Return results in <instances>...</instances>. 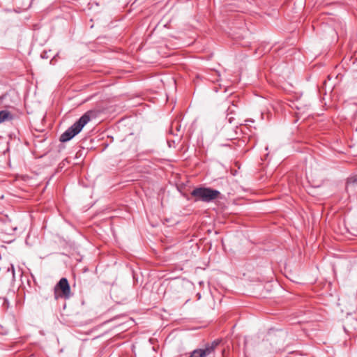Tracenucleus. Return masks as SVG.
I'll use <instances>...</instances> for the list:
<instances>
[{
	"label": "nucleus",
	"mask_w": 357,
	"mask_h": 357,
	"mask_svg": "<svg viewBox=\"0 0 357 357\" xmlns=\"http://www.w3.org/2000/svg\"><path fill=\"white\" fill-rule=\"evenodd\" d=\"M354 183H357V174L354 175L351 177H349L347 179V185H349V184H354Z\"/></svg>",
	"instance_id": "6"
},
{
	"label": "nucleus",
	"mask_w": 357,
	"mask_h": 357,
	"mask_svg": "<svg viewBox=\"0 0 357 357\" xmlns=\"http://www.w3.org/2000/svg\"><path fill=\"white\" fill-rule=\"evenodd\" d=\"M54 298L68 299L70 297V287L68 280L62 278L54 288Z\"/></svg>",
	"instance_id": "3"
},
{
	"label": "nucleus",
	"mask_w": 357,
	"mask_h": 357,
	"mask_svg": "<svg viewBox=\"0 0 357 357\" xmlns=\"http://www.w3.org/2000/svg\"><path fill=\"white\" fill-rule=\"evenodd\" d=\"M10 268L12 270V273H13V275L14 276L15 275V270H14V267L13 265H10Z\"/></svg>",
	"instance_id": "7"
},
{
	"label": "nucleus",
	"mask_w": 357,
	"mask_h": 357,
	"mask_svg": "<svg viewBox=\"0 0 357 357\" xmlns=\"http://www.w3.org/2000/svg\"><path fill=\"white\" fill-rule=\"evenodd\" d=\"M12 119L13 115L9 111L2 110L0 112V123Z\"/></svg>",
	"instance_id": "5"
},
{
	"label": "nucleus",
	"mask_w": 357,
	"mask_h": 357,
	"mask_svg": "<svg viewBox=\"0 0 357 357\" xmlns=\"http://www.w3.org/2000/svg\"><path fill=\"white\" fill-rule=\"evenodd\" d=\"M91 117L92 116V111L90 112Z\"/></svg>",
	"instance_id": "8"
},
{
	"label": "nucleus",
	"mask_w": 357,
	"mask_h": 357,
	"mask_svg": "<svg viewBox=\"0 0 357 357\" xmlns=\"http://www.w3.org/2000/svg\"><path fill=\"white\" fill-rule=\"evenodd\" d=\"M218 342H213L211 344H207L204 349L194 350L189 357H206L214 352Z\"/></svg>",
	"instance_id": "4"
},
{
	"label": "nucleus",
	"mask_w": 357,
	"mask_h": 357,
	"mask_svg": "<svg viewBox=\"0 0 357 357\" xmlns=\"http://www.w3.org/2000/svg\"><path fill=\"white\" fill-rule=\"evenodd\" d=\"M89 121V111L86 112L77 121L68 128L60 137L61 142L70 140L78 134L83 127Z\"/></svg>",
	"instance_id": "1"
},
{
	"label": "nucleus",
	"mask_w": 357,
	"mask_h": 357,
	"mask_svg": "<svg viewBox=\"0 0 357 357\" xmlns=\"http://www.w3.org/2000/svg\"><path fill=\"white\" fill-rule=\"evenodd\" d=\"M195 202H210L219 197L220 192L210 188H196L191 192Z\"/></svg>",
	"instance_id": "2"
}]
</instances>
